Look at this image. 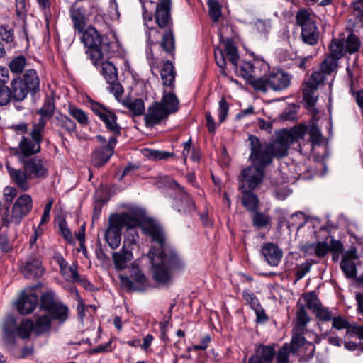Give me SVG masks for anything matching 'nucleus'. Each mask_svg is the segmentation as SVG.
<instances>
[{"label": "nucleus", "mask_w": 363, "mask_h": 363, "mask_svg": "<svg viewBox=\"0 0 363 363\" xmlns=\"http://www.w3.org/2000/svg\"><path fill=\"white\" fill-rule=\"evenodd\" d=\"M261 253L268 264L272 267H277L283 257L282 250L272 242L264 244L261 249Z\"/></svg>", "instance_id": "obj_24"}, {"label": "nucleus", "mask_w": 363, "mask_h": 363, "mask_svg": "<svg viewBox=\"0 0 363 363\" xmlns=\"http://www.w3.org/2000/svg\"><path fill=\"white\" fill-rule=\"evenodd\" d=\"M252 213L251 220L254 227L259 229L266 228L271 224L272 218L269 214L259 211L258 209Z\"/></svg>", "instance_id": "obj_39"}, {"label": "nucleus", "mask_w": 363, "mask_h": 363, "mask_svg": "<svg viewBox=\"0 0 363 363\" xmlns=\"http://www.w3.org/2000/svg\"><path fill=\"white\" fill-rule=\"evenodd\" d=\"M269 69V65L262 60H255L252 62L242 61L240 65L234 66L236 74L247 81L252 87V82L259 79L262 72L268 71Z\"/></svg>", "instance_id": "obj_11"}, {"label": "nucleus", "mask_w": 363, "mask_h": 363, "mask_svg": "<svg viewBox=\"0 0 363 363\" xmlns=\"http://www.w3.org/2000/svg\"><path fill=\"white\" fill-rule=\"evenodd\" d=\"M148 6H150L152 9H153L154 2L150 1L149 2H147L146 4H144L143 6V19L145 21V24L149 29V32L147 33V37L148 40L147 42L150 45L154 44L157 42L158 39V34L159 32L157 28L154 27H150L148 25L149 22H152L153 19V14L152 11H148Z\"/></svg>", "instance_id": "obj_28"}, {"label": "nucleus", "mask_w": 363, "mask_h": 363, "mask_svg": "<svg viewBox=\"0 0 363 363\" xmlns=\"http://www.w3.org/2000/svg\"><path fill=\"white\" fill-rule=\"evenodd\" d=\"M147 151L149 152L148 156L155 160H168L170 157H174V154L173 152L167 151L157 150H149Z\"/></svg>", "instance_id": "obj_57"}, {"label": "nucleus", "mask_w": 363, "mask_h": 363, "mask_svg": "<svg viewBox=\"0 0 363 363\" xmlns=\"http://www.w3.org/2000/svg\"><path fill=\"white\" fill-rule=\"evenodd\" d=\"M311 137V141L313 145H319L322 141V135L320 130L315 125H313L308 130Z\"/></svg>", "instance_id": "obj_62"}, {"label": "nucleus", "mask_w": 363, "mask_h": 363, "mask_svg": "<svg viewBox=\"0 0 363 363\" xmlns=\"http://www.w3.org/2000/svg\"><path fill=\"white\" fill-rule=\"evenodd\" d=\"M143 230L150 235L157 247L153 246L149 252L154 279L160 284L171 283L170 272L182 270L185 267L183 259L166 243L165 235L161 226L153 222L143 225Z\"/></svg>", "instance_id": "obj_1"}, {"label": "nucleus", "mask_w": 363, "mask_h": 363, "mask_svg": "<svg viewBox=\"0 0 363 363\" xmlns=\"http://www.w3.org/2000/svg\"><path fill=\"white\" fill-rule=\"evenodd\" d=\"M16 326V318L13 315H8L3 325L4 340L8 343L13 342V337Z\"/></svg>", "instance_id": "obj_40"}, {"label": "nucleus", "mask_w": 363, "mask_h": 363, "mask_svg": "<svg viewBox=\"0 0 363 363\" xmlns=\"http://www.w3.org/2000/svg\"><path fill=\"white\" fill-rule=\"evenodd\" d=\"M89 104L90 108L104 123L106 129L112 134L111 137L117 139L121 134L122 128L117 122L118 117L116 113L93 100H90Z\"/></svg>", "instance_id": "obj_12"}, {"label": "nucleus", "mask_w": 363, "mask_h": 363, "mask_svg": "<svg viewBox=\"0 0 363 363\" xmlns=\"http://www.w3.org/2000/svg\"><path fill=\"white\" fill-rule=\"evenodd\" d=\"M167 180L170 181V184L173 188H175L178 192L181 194V206L178 211L184 213H192L195 211L194 202L192 201L189 194H187L184 189L176 182L171 180L167 177Z\"/></svg>", "instance_id": "obj_27"}, {"label": "nucleus", "mask_w": 363, "mask_h": 363, "mask_svg": "<svg viewBox=\"0 0 363 363\" xmlns=\"http://www.w3.org/2000/svg\"><path fill=\"white\" fill-rule=\"evenodd\" d=\"M243 297L252 310L260 306L258 298L249 290L243 291Z\"/></svg>", "instance_id": "obj_63"}, {"label": "nucleus", "mask_w": 363, "mask_h": 363, "mask_svg": "<svg viewBox=\"0 0 363 363\" xmlns=\"http://www.w3.org/2000/svg\"><path fill=\"white\" fill-rule=\"evenodd\" d=\"M169 115L157 101L148 106L144 114V121L147 127L151 128L167 120Z\"/></svg>", "instance_id": "obj_19"}, {"label": "nucleus", "mask_w": 363, "mask_h": 363, "mask_svg": "<svg viewBox=\"0 0 363 363\" xmlns=\"http://www.w3.org/2000/svg\"><path fill=\"white\" fill-rule=\"evenodd\" d=\"M160 45L167 54L174 56L175 51V40L172 30L166 31L162 35Z\"/></svg>", "instance_id": "obj_43"}, {"label": "nucleus", "mask_w": 363, "mask_h": 363, "mask_svg": "<svg viewBox=\"0 0 363 363\" xmlns=\"http://www.w3.org/2000/svg\"><path fill=\"white\" fill-rule=\"evenodd\" d=\"M82 34L81 41L87 48L86 53L92 63L103 59L108 55V51L111 50L112 43H104L102 36L94 27H88Z\"/></svg>", "instance_id": "obj_6"}, {"label": "nucleus", "mask_w": 363, "mask_h": 363, "mask_svg": "<svg viewBox=\"0 0 363 363\" xmlns=\"http://www.w3.org/2000/svg\"><path fill=\"white\" fill-rule=\"evenodd\" d=\"M356 249L347 251L342 257L340 267L347 277H354L357 274L355 260L357 259Z\"/></svg>", "instance_id": "obj_25"}, {"label": "nucleus", "mask_w": 363, "mask_h": 363, "mask_svg": "<svg viewBox=\"0 0 363 363\" xmlns=\"http://www.w3.org/2000/svg\"><path fill=\"white\" fill-rule=\"evenodd\" d=\"M55 125L62 128L65 132L72 133L75 131L76 123L66 115L60 113L55 118Z\"/></svg>", "instance_id": "obj_45"}, {"label": "nucleus", "mask_w": 363, "mask_h": 363, "mask_svg": "<svg viewBox=\"0 0 363 363\" xmlns=\"http://www.w3.org/2000/svg\"><path fill=\"white\" fill-rule=\"evenodd\" d=\"M55 109L54 99H46L42 107L37 111V113L40 116V118L38 122L34 123L32 125H38L40 123L43 124V131H45L47 119L50 118L53 116Z\"/></svg>", "instance_id": "obj_30"}, {"label": "nucleus", "mask_w": 363, "mask_h": 363, "mask_svg": "<svg viewBox=\"0 0 363 363\" xmlns=\"http://www.w3.org/2000/svg\"><path fill=\"white\" fill-rule=\"evenodd\" d=\"M11 98L16 101L23 100L28 94L29 89L20 79H14L11 82Z\"/></svg>", "instance_id": "obj_37"}, {"label": "nucleus", "mask_w": 363, "mask_h": 363, "mask_svg": "<svg viewBox=\"0 0 363 363\" xmlns=\"http://www.w3.org/2000/svg\"><path fill=\"white\" fill-rule=\"evenodd\" d=\"M208 5L209 8V15L211 18L214 21H217L221 15L220 5L218 2L215 0H208Z\"/></svg>", "instance_id": "obj_56"}, {"label": "nucleus", "mask_w": 363, "mask_h": 363, "mask_svg": "<svg viewBox=\"0 0 363 363\" xmlns=\"http://www.w3.org/2000/svg\"><path fill=\"white\" fill-rule=\"evenodd\" d=\"M264 169L265 168L253 164L244 169L240 174L239 189L257 188L263 180Z\"/></svg>", "instance_id": "obj_16"}, {"label": "nucleus", "mask_w": 363, "mask_h": 363, "mask_svg": "<svg viewBox=\"0 0 363 363\" xmlns=\"http://www.w3.org/2000/svg\"><path fill=\"white\" fill-rule=\"evenodd\" d=\"M247 140L250 143V154L249 160L253 164L266 168L273 161L267 143H262L256 136L250 135Z\"/></svg>", "instance_id": "obj_10"}, {"label": "nucleus", "mask_w": 363, "mask_h": 363, "mask_svg": "<svg viewBox=\"0 0 363 363\" xmlns=\"http://www.w3.org/2000/svg\"><path fill=\"white\" fill-rule=\"evenodd\" d=\"M341 57H337L332 52H330V55H328L320 64V69L327 75L331 74L332 72L336 69L338 60Z\"/></svg>", "instance_id": "obj_44"}, {"label": "nucleus", "mask_w": 363, "mask_h": 363, "mask_svg": "<svg viewBox=\"0 0 363 363\" xmlns=\"http://www.w3.org/2000/svg\"><path fill=\"white\" fill-rule=\"evenodd\" d=\"M40 308L48 311L53 320L63 323L67 319L68 308L63 304L52 291L42 294L40 299Z\"/></svg>", "instance_id": "obj_9"}, {"label": "nucleus", "mask_w": 363, "mask_h": 363, "mask_svg": "<svg viewBox=\"0 0 363 363\" xmlns=\"http://www.w3.org/2000/svg\"><path fill=\"white\" fill-rule=\"evenodd\" d=\"M26 64L25 57L21 55L14 57L9 63V68L13 73H21Z\"/></svg>", "instance_id": "obj_54"}, {"label": "nucleus", "mask_w": 363, "mask_h": 363, "mask_svg": "<svg viewBox=\"0 0 363 363\" xmlns=\"http://www.w3.org/2000/svg\"><path fill=\"white\" fill-rule=\"evenodd\" d=\"M68 113L72 116L82 126L88 125L89 121L86 113L81 108L74 106L68 107Z\"/></svg>", "instance_id": "obj_49"}, {"label": "nucleus", "mask_w": 363, "mask_h": 363, "mask_svg": "<svg viewBox=\"0 0 363 363\" xmlns=\"http://www.w3.org/2000/svg\"><path fill=\"white\" fill-rule=\"evenodd\" d=\"M124 105L133 112L135 116H140L145 113L144 101L141 99H135L133 101H126Z\"/></svg>", "instance_id": "obj_50"}, {"label": "nucleus", "mask_w": 363, "mask_h": 363, "mask_svg": "<svg viewBox=\"0 0 363 363\" xmlns=\"http://www.w3.org/2000/svg\"><path fill=\"white\" fill-rule=\"evenodd\" d=\"M319 31L315 24L301 28V37L304 43L315 45L318 43Z\"/></svg>", "instance_id": "obj_33"}, {"label": "nucleus", "mask_w": 363, "mask_h": 363, "mask_svg": "<svg viewBox=\"0 0 363 363\" xmlns=\"http://www.w3.org/2000/svg\"><path fill=\"white\" fill-rule=\"evenodd\" d=\"M62 277L69 282L74 283L79 280V274L77 270V264L73 263L69 266L68 263L60 270Z\"/></svg>", "instance_id": "obj_46"}, {"label": "nucleus", "mask_w": 363, "mask_h": 363, "mask_svg": "<svg viewBox=\"0 0 363 363\" xmlns=\"http://www.w3.org/2000/svg\"><path fill=\"white\" fill-rule=\"evenodd\" d=\"M317 89H313V86H309L308 84H305L303 88V99L306 101V104L312 107L315 106V103L316 101V96L315 91Z\"/></svg>", "instance_id": "obj_52"}, {"label": "nucleus", "mask_w": 363, "mask_h": 363, "mask_svg": "<svg viewBox=\"0 0 363 363\" xmlns=\"http://www.w3.org/2000/svg\"><path fill=\"white\" fill-rule=\"evenodd\" d=\"M33 203L30 195L28 194L20 195L12 206L11 215L8 208L1 214V227L9 228L11 223L18 225L32 211Z\"/></svg>", "instance_id": "obj_8"}, {"label": "nucleus", "mask_w": 363, "mask_h": 363, "mask_svg": "<svg viewBox=\"0 0 363 363\" xmlns=\"http://www.w3.org/2000/svg\"><path fill=\"white\" fill-rule=\"evenodd\" d=\"M311 267V263L305 262L298 265L296 268V281L301 279L308 272H309Z\"/></svg>", "instance_id": "obj_61"}, {"label": "nucleus", "mask_w": 363, "mask_h": 363, "mask_svg": "<svg viewBox=\"0 0 363 363\" xmlns=\"http://www.w3.org/2000/svg\"><path fill=\"white\" fill-rule=\"evenodd\" d=\"M119 279L121 286L128 291H138L147 282L145 276L134 263L129 269V277L121 274Z\"/></svg>", "instance_id": "obj_17"}, {"label": "nucleus", "mask_w": 363, "mask_h": 363, "mask_svg": "<svg viewBox=\"0 0 363 363\" xmlns=\"http://www.w3.org/2000/svg\"><path fill=\"white\" fill-rule=\"evenodd\" d=\"M275 351L273 346L260 345L256 351V357L263 363H271L274 358Z\"/></svg>", "instance_id": "obj_42"}, {"label": "nucleus", "mask_w": 363, "mask_h": 363, "mask_svg": "<svg viewBox=\"0 0 363 363\" xmlns=\"http://www.w3.org/2000/svg\"><path fill=\"white\" fill-rule=\"evenodd\" d=\"M325 75H327L325 73H324L322 70H318L316 72H314L310 79L308 82L306 83L309 84V86H313V89H318V87L323 83Z\"/></svg>", "instance_id": "obj_55"}, {"label": "nucleus", "mask_w": 363, "mask_h": 363, "mask_svg": "<svg viewBox=\"0 0 363 363\" xmlns=\"http://www.w3.org/2000/svg\"><path fill=\"white\" fill-rule=\"evenodd\" d=\"M255 26L259 33H268L272 28L269 19H257L255 22Z\"/></svg>", "instance_id": "obj_64"}, {"label": "nucleus", "mask_w": 363, "mask_h": 363, "mask_svg": "<svg viewBox=\"0 0 363 363\" xmlns=\"http://www.w3.org/2000/svg\"><path fill=\"white\" fill-rule=\"evenodd\" d=\"M331 320L333 328L337 330L346 329L347 333L350 335V329L352 328L353 325H352L345 318L339 315L334 318L333 317Z\"/></svg>", "instance_id": "obj_53"}, {"label": "nucleus", "mask_w": 363, "mask_h": 363, "mask_svg": "<svg viewBox=\"0 0 363 363\" xmlns=\"http://www.w3.org/2000/svg\"><path fill=\"white\" fill-rule=\"evenodd\" d=\"M291 77L282 69H272L262 72L261 77L253 82V88L259 91L267 92L269 90L282 91L291 84Z\"/></svg>", "instance_id": "obj_7"}, {"label": "nucleus", "mask_w": 363, "mask_h": 363, "mask_svg": "<svg viewBox=\"0 0 363 363\" xmlns=\"http://www.w3.org/2000/svg\"><path fill=\"white\" fill-rule=\"evenodd\" d=\"M306 130L307 128L304 125L295 126L290 130H281L274 141L268 143L272 159L286 156L290 145L303 138Z\"/></svg>", "instance_id": "obj_5"}, {"label": "nucleus", "mask_w": 363, "mask_h": 363, "mask_svg": "<svg viewBox=\"0 0 363 363\" xmlns=\"http://www.w3.org/2000/svg\"><path fill=\"white\" fill-rule=\"evenodd\" d=\"M127 242H124L123 247L118 252H115L112 255V258L115 268L117 270H122L127 266V262L133 258V253L129 247H126Z\"/></svg>", "instance_id": "obj_26"}, {"label": "nucleus", "mask_w": 363, "mask_h": 363, "mask_svg": "<svg viewBox=\"0 0 363 363\" xmlns=\"http://www.w3.org/2000/svg\"><path fill=\"white\" fill-rule=\"evenodd\" d=\"M23 83L30 92L35 93L39 90L40 79L35 69H30L23 75Z\"/></svg>", "instance_id": "obj_38"}, {"label": "nucleus", "mask_w": 363, "mask_h": 363, "mask_svg": "<svg viewBox=\"0 0 363 363\" xmlns=\"http://www.w3.org/2000/svg\"><path fill=\"white\" fill-rule=\"evenodd\" d=\"M38 304V297L31 290L23 291L16 302L18 313L22 315L32 313Z\"/></svg>", "instance_id": "obj_20"}, {"label": "nucleus", "mask_w": 363, "mask_h": 363, "mask_svg": "<svg viewBox=\"0 0 363 363\" xmlns=\"http://www.w3.org/2000/svg\"><path fill=\"white\" fill-rule=\"evenodd\" d=\"M157 103L161 104L169 116L179 110V100L176 94L171 91L164 90L161 100Z\"/></svg>", "instance_id": "obj_29"}, {"label": "nucleus", "mask_w": 363, "mask_h": 363, "mask_svg": "<svg viewBox=\"0 0 363 363\" xmlns=\"http://www.w3.org/2000/svg\"><path fill=\"white\" fill-rule=\"evenodd\" d=\"M43 124L32 125L28 135H23L18 141L17 147L13 149V155L18 161L36 156L41 151V143L43 140Z\"/></svg>", "instance_id": "obj_3"}, {"label": "nucleus", "mask_w": 363, "mask_h": 363, "mask_svg": "<svg viewBox=\"0 0 363 363\" xmlns=\"http://www.w3.org/2000/svg\"><path fill=\"white\" fill-rule=\"evenodd\" d=\"M52 317L50 314H43L38 316L33 322V332L39 335H42L51 328Z\"/></svg>", "instance_id": "obj_34"}, {"label": "nucleus", "mask_w": 363, "mask_h": 363, "mask_svg": "<svg viewBox=\"0 0 363 363\" xmlns=\"http://www.w3.org/2000/svg\"><path fill=\"white\" fill-rule=\"evenodd\" d=\"M298 352V349L296 352H293L291 349V343L288 345L285 343L277 352L276 354L277 363H286L289 361V354L291 352L295 354Z\"/></svg>", "instance_id": "obj_51"}, {"label": "nucleus", "mask_w": 363, "mask_h": 363, "mask_svg": "<svg viewBox=\"0 0 363 363\" xmlns=\"http://www.w3.org/2000/svg\"><path fill=\"white\" fill-rule=\"evenodd\" d=\"M96 140L102 144L101 147H96L91 154V162L97 167L104 165L114 153L115 146L118 140L110 137L108 140L101 135L96 137Z\"/></svg>", "instance_id": "obj_15"}, {"label": "nucleus", "mask_w": 363, "mask_h": 363, "mask_svg": "<svg viewBox=\"0 0 363 363\" xmlns=\"http://www.w3.org/2000/svg\"><path fill=\"white\" fill-rule=\"evenodd\" d=\"M20 270L27 279L37 278L41 277L44 273L41 261L35 256H30L22 262Z\"/></svg>", "instance_id": "obj_21"}, {"label": "nucleus", "mask_w": 363, "mask_h": 363, "mask_svg": "<svg viewBox=\"0 0 363 363\" xmlns=\"http://www.w3.org/2000/svg\"><path fill=\"white\" fill-rule=\"evenodd\" d=\"M33 321L29 318L24 319L15 330L14 335L18 336L21 339H28L31 332L33 331Z\"/></svg>", "instance_id": "obj_41"}, {"label": "nucleus", "mask_w": 363, "mask_h": 363, "mask_svg": "<svg viewBox=\"0 0 363 363\" xmlns=\"http://www.w3.org/2000/svg\"><path fill=\"white\" fill-rule=\"evenodd\" d=\"M306 250L308 253H312V252H313L318 257L321 258L330 252V247L327 242L321 241L307 245L306 247Z\"/></svg>", "instance_id": "obj_48"}, {"label": "nucleus", "mask_w": 363, "mask_h": 363, "mask_svg": "<svg viewBox=\"0 0 363 363\" xmlns=\"http://www.w3.org/2000/svg\"><path fill=\"white\" fill-rule=\"evenodd\" d=\"M361 47V40L358 36L350 33L347 37L340 35L334 38L329 45L330 52L337 57H342L345 55H352L358 52Z\"/></svg>", "instance_id": "obj_13"}, {"label": "nucleus", "mask_w": 363, "mask_h": 363, "mask_svg": "<svg viewBox=\"0 0 363 363\" xmlns=\"http://www.w3.org/2000/svg\"><path fill=\"white\" fill-rule=\"evenodd\" d=\"M315 15L311 9L306 8L299 9L296 13V25L301 28L315 24Z\"/></svg>", "instance_id": "obj_32"}, {"label": "nucleus", "mask_w": 363, "mask_h": 363, "mask_svg": "<svg viewBox=\"0 0 363 363\" xmlns=\"http://www.w3.org/2000/svg\"><path fill=\"white\" fill-rule=\"evenodd\" d=\"M228 104L225 98H222L219 101V107L218 108V115L219 118V123H223L228 115Z\"/></svg>", "instance_id": "obj_60"}, {"label": "nucleus", "mask_w": 363, "mask_h": 363, "mask_svg": "<svg viewBox=\"0 0 363 363\" xmlns=\"http://www.w3.org/2000/svg\"><path fill=\"white\" fill-rule=\"evenodd\" d=\"M214 55L216 64L222 69L221 73L224 75H226L225 72L226 66L225 57H227L229 62L233 66H236L238 62L239 55L237 48L234 45L233 41L230 40H227L224 43V50L217 49L215 50Z\"/></svg>", "instance_id": "obj_18"}, {"label": "nucleus", "mask_w": 363, "mask_h": 363, "mask_svg": "<svg viewBox=\"0 0 363 363\" xmlns=\"http://www.w3.org/2000/svg\"><path fill=\"white\" fill-rule=\"evenodd\" d=\"M72 21L74 28L79 33H82L86 25V14L84 10L81 7H74L70 11Z\"/></svg>", "instance_id": "obj_35"}, {"label": "nucleus", "mask_w": 363, "mask_h": 363, "mask_svg": "<svg viewBox=\"0 0 363 363\" xmlns=\"http://www.w3.org/2000/svg\"><path fill=\"white\" fill-rule=\"evenodd\" d=\"M23 169H16L9 164H6L11 182L21 191H27L30 187V180L44 179L48 175L47 160L40 156H34L19 161Z\"/></svg>", "instance_id": "obj_2"}, {"label": "nucleus", "mask_w": 363, "mask_h": 363, "mask_svg": "<svg viewBox=\"0 0 363 363\" xmlns=\"http://www.w3.org/2000/svg\"><path fill=\"white\" fill-rule=\"evenodd\" d=\"M155 6V22L160 28L168 27L172 23L170 14L171 0L158 1Z\"/></svg>", "instance_id": "obj_22"}, {"label": "nucleus", "mask_w": 363, "mask_h": 363, "mask_svg": "<svg viewBox=\"0 0 363 363\" xmlns=\"http://www.w3.org/2000/svg\"><path fill=\"white\" fill-rule=\"evenodd\" d=\"M175 75L176 72L172 62L169 60L166 61L160 71V76L163 85L165 86L174 87Z\"/></svg>", "instance_id": "obj_36"}, {"label": "nucleus", "mask_w": 363, "mask_h": 363, "mask_svg": "<svg viewBox=\"0 0 363 363\" xmlns=\"http://www.w3.org/2000/svg\"><path fill=\"white\" fill-rule=\"evenodd\" d=\"M241 191V203L243 206L249 212L255 211L258 209L259 206V201L256 194L250 189H239Z\"/></svg>", "instance_id": "obj_31"}, {"label": "nucleus", "mask_w": 363, "mask_h": 363, "mask_svg": "<svg viewBox=\"0 0 363 363\" xmlns=\"http://www.w3.org/2000/svg\"><path fill=\"white\" fill-rule=\"evenodd\" d=\"M296 308L295 326L292 330L291 349L293 352H296L300 345L304 342L305 338L303 335L306 331V325L311 320L304 304L298 301Z\"/></svg>", "instance_id": "obj_14"}, {"label": "nucleus", "mask_w": 363, "mask_h": 363, "mask_svg": "<svg viewBox=\"0 0 363 363\" xmlns=\"http://www.w3.org/2000/svg\"><path fill=\"white\" fill-rule=\"evenodd\" d=\"M298 301L304 304L305 308L307 307L313 311L317 310L321 305L318 296L313 291H309L304 294Z\"/></svg>", "instance_id": "obj_47"}, {"label": "nucleus", "mask_w": 363, "mask_h": 363, "mask_svg": "<svg viewBox=\"0 0 363 363\" xmlns=\"http://www.w3.org/2000/svg\"><path fill=\"white\" fill-rule=\"evenodd\" d=\"M11 90L5 85H0V106L8 104L11 99Z\"/></svg>", "instance_id": "obj_59"}, {"label": "nucleus", "mask_w": 363, "mask_h": 363, "mask_svg": "<svg viewBox=\"0 0 363 363\" xmlns=\"http://www.w3.org/2000/svg\"><path fill=\"white\" fill-rule=\"evenodd\" d=\"M139 223L137 218L126 213L112 215L109 218L108 227L104 235L109 247L113 250L118 247L121 241V230L124 227L135 228Z\"/></svg>", "instance_id": "obj_4"}, {"label": "nucleus", "mask_w": 363, "mask_h": 363, "mask_svg": "<svg viewBox=\"0 0 363 363\" xmlns=\"http://www.w3.org/2000/svg\"><path fill=\"white\" fill-rule=\"evenodd\" d=\"M112 50L108 51V55L103 59L99 60L96 63H92L95 67L101 66V74L104 76L106 82H113L117 80L118 73L116 67L108 60L112 57Z\"/></svg>", "instance_id": "obj_23"}, {"label": "nucleus", "mask_w": 363, "mask_h": 363, "mask_svg": "<svg viewBox=\"0 0 363 363\" xmlns=\"http://www.w3.org/2000/svg\"><path fill=\"white\" fill-rule=\"evenodd\" d=\"M316 318L320 320L329 321L333 318L332 313L326 308L320 305L317 310L313 311Z\"/></svg>", "instance_id": "obj_58"}]
</instances>
